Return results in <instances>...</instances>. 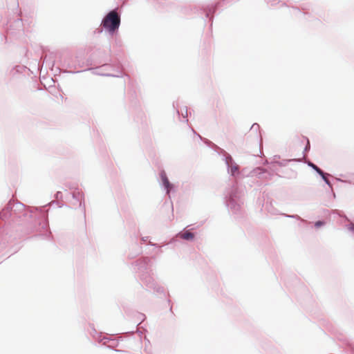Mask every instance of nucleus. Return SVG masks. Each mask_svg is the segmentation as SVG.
<instances>
[{
	"label": "nucleus",
	"instance_id": "f257e3e1",
	"mask_svg": "<svg viewBox=\"0 0 354 354\" xmlns=\"http://www.w3.org/2000/svg\"><path fill=\"white\" fill-rule=\"evenodd\" d=\"M133 270L138 273L140 281L142 286L148 290H153L157 293H164L163 287L159 286L153 279L151 273L150 259L149 257H142L133 263Z\"/></svg>",
	"mask_w": 354,
	"mask_h": 354
},
{
	"label": "nucleus",
	"instance_id": "f03ea898",
	"mask_svg": "<svg viewBox=\"0 0 354 354\" xmlns=\"http://www.w3.org/2000/svg\"><path fill=\"white\" fill-rule=\"evenodd\" d=\"M225 203L232 214L239 217L242 215L241 194L239 188L233 185L226 190L225 194Z\"/></svg>",
	"mask_w": 354,
	"mask_h": 354
},
{
	"label": "nucleus",
	"instance_id": "7ed1b4c3",
	"mask_svg": "<svg viewBox=\"0 0 354 354\" xmlns=\"http://www.w3.org/2000/svg\"><path fill=\"white\" fill-rule=\"evenodd\" d=\"M121 23V13L118 8L109 11L103 17L101 26L109 35L113 36L118 32Z\"/></svg>",
	"mask_w": 354,
	"mask_h": 354
},
{
	"label": "nucleus",
	"instance_id": "20e7f679",
	"mask_svg": "<svg viewBox=\"0 0 354 354\" xmlns=\"http://www.w3.org/2000/svg\"><path fill=\"white\" fill-rule=\"evenodd\" d=\"M205 142L208 146L213 147L220 155H222V160L225 162L227 173L231 176L236 178L240 175L239 166L235 162L234 158L230 153L207 139H205Z\"/></svg>",
	"mask_w": 354,
	"mask_h": 354
},
{
	"label": "nucleus",
	"instance_id": "39448f33",
	"mask_svg": "<svg viewBox=\"0 0 354 354\" xmlns=\"http://www.w3.org/2000/svg\"><path fill=\"white\" fill-rule=\"evenodd\" d=\"M93 332L97 335L95 337V335H93V337L97 340L99 342L102 343L103 345L106 346L110 348H115L118 346V340L116 339H113L111 337L102 336V333H97L95 328H93Z\"/></svg>",
	"mask_w": 354,
	"mask_h": 354
},
{
	"label": "nucleus",
	"instance_id": "423d86ee",
	"mask_svg": "<svg viewBox=\"0 0 354 354\" xmlns=\"http://www.w3.org/2000/svg\"><path fill=\"white\" fill-rule=\"evenodd\" d=\"M160 178L161 187L165 191L166 194L170 198L171 192L175 191L174 185L169 181L165 171L163 169L160 171Z\"/></svg>",
	"mask_w": 354,
	"mask_h": 354
},
{
	"label": "nucleus",
	"instance_id": "0eeeda50",
	"mask_svg": "<svg viewBox=\"0 0 354 354\" xmlns=\"http://www.w3.org/2000/svg\"><path fill=\"white\" fill-rule=\"evenodd\" d=\"M160 178L161 187L165 191L166 194L170 198L171 192L175 191L174 185L169 181L165 171L163 169L160 171Z\"/></svg>",
	"mask_w": 354,
	"mask_h": 354
},
{
	"label": "nucleus",
	"instance_id": "6e6552de",
	"mask_svg": "<svg viewBox=\"0 0 354 354\" xmlns=\"http://www.w3.org/2000/svg\"><path fill=\"white\" fill-rule=\"evenodd\" d=\"M220 4H221V3L218 2L214 4L212 3V4L204 5L201 8L202 13H204L205 17L208 18L209 19V21L211 22V24H210L211 27L212 26L214 14L216 11V10Z\"/></svg>",
	"mask_w": 354,
	"mask_h": 354
},
{
	"label": "nucleus",
	"instance_id": "1a4fd4ad",
	"mask_svg": "<svg viewBox=\"0 0 354 354\" xmlns=\"http://www.w3.org/2000/svg\"><path fill=\"white\" fill-rule=\"evenodd\" d=\"M73 199L78 203V207L81 208L84 219H86V207L84 204V195L83 192L78 190H75L72 192Z\"/></svg>",
	"mask_w": 354,
	"mask_h": 354
},
{
	"label": "nucleus",
	"instance_id": "9d476101",
	"mask_svg": "<svg viewBox=\"0 0 354 354\" xmlns=\"http://www.w3.org/2000/svg\"><path fill=\"white\" fill-rule=\"evenodd\" d=\"M195 237V234L193 232H190L188 230H183L178 232L175 237H173L169 243H174L178 241V238L184 239L185 241H192Z\"/></svg>",
	"mask_w": 354,
	"mask_h": 354
},
{
	"label": "nucleus",
	"instance_id": "9b49d317",
	"mask_svg": "<svg viewBox=\"0 0 354 354\" xmlns=\"http://www.w3.org/2000/svg\"><path fill=\"white\" fill-rule=\"evenodd\" d=\"M173 107L176 110L178 117L180 118V115H181L182 118L184 119L185 122L187 123L188 122V119H187L188 109H187V106H183V107L179 109V107H178V102H173Z\"/></svg>",
	"mask_w": 354,
	"mask_h": 354
},
{
	"label": "nucleus",
	"instance_id": "f8f14e48",
	"mask_svg": "<svg viewBox=\"0 0 354 354\" xmlns=\"http://www.w3.org/2000/svg\"><path fill=\"white\" fill-rule=\"evenodd\" d=\"M267 172L266 169L262 167H256L250 171V175L251 176H257L259 178H263V175Z\"/></svg>",
	"mask_w": 354,
	"mask_h": 354
},
{
	"label": "nucleus",
	"instance_id": "ddd939ff",
	"mask_svg": "<svg viewBox=\"0 0 354 354\" xmlns=\"http://www.w3.org/2000/svg\"><path fill=\"white\" fill-rule=\"evenodd\" d=\"M133 247L135 248V251L133 252H130L129 254H128V257L129 259H133L137 256H138L139 254H140L142 252V247L140 246L137 243H135L133 245Z\"/></svg>",
	"mask_w": 354,
	"mask_h": 354
},
{
	"label": "nucleus",
	"instance_id": "4468645a",
	"mask_svg": "<svg viewBox=\"0 0 354 354\" xmlns=\"http://www.w3.org/2000/svg\"><path fill=\"white\" fill-rule=\"evenodd\" d=\"M307 165L308 167L313 169L319 176H322V174H324V171L322 169H320L317 165H315L311 161H308L307 162Z\"/></svg>",
	"mask_w": 354,
	"mask_h": 354
},
{
	"label": "nucleus",
	"instance_id": "2eb2a0df",
	"mask_svg": "<svg viewBox=\"0 0 354 354\" xmlns=\"http://www.w3.org/2000/svg\"><path fill=\"white\" fill-rule=\"evenodd\" d=\"M322 176H320L322 179L324 181V183L331 189H333V185L331 182L328 178V176H330V174L326 173L324 171V174H322Z\"/></svg>",
	"mask_w": 354,
	"mask_h": 354
},
{
	"label": "nucleus",
	"instance_id": "dca6fc26",
	"mask_svg": "<svg viewBox=\"0 0 354 354\" xmlns=\"http://www.w3.org/2000/svg\"><path fill=\"white\" fill-rule=\"evenodd\" d=\"M122 72L120 68V66L118 65L115 73H104V74H103V75L119 77L122 76Z\"/></svg>",
	"mask_w": 354,
	"mask_h": 354
},
{
	"label": "nucleus",
	"instance_id": "f3484780",
	"mask_svg": "<svg viewBox=\"0 0 354 354\" xmlns=\"http://www.w3.org/2000/svg\"><path fill=\"white\" fill-rule=\"evenodd\" d=\"M286 217H288V218H296L297 220H299L301 221V222H304V223H307V221L301 218L299 215L297 214H292V215H288V214H286L285 215Z\"/></svg>",
	"mask_w": 354,
	"mask_h": 354
},
{
	"label": "nucleus",
	"instance_id": "a211bd4d",
	"mask_svg": "<svg viewBox=\"0 0 354 354\" xmlns=\"http://www.w3.org/2000/svg\"><path fill=\"white\" fill-rule=\"evenodd\" d=\"M325 223H326L325 221L319 220V221H317L316 222H315L314 225L316 228H319V227L324 226L325 225Z\"/></svg>",
	"mask_w": 354,
	"mask_h": 354
},
{
	"label": "nucleus",
	"instance_id": "6ab92c4d",
	"mask_svg": "<svg viewBox=\"0 0 354 354\" xmlns=\"http://www.w3.org/2000/svg\"><path fill=\"white\" fill-rule=\"evenodd\" d=\"M290 162V160H282L281 161H278L277 165L280 167H285L287 165L288 162Z\"/></svg>",
	"mask_w": 354,
	"mask_h": 354
},
{
	"label": "nucleus",
	"instance_id": "aec40b11",
	"mask_svg": "<svg viewBox=\"0 0 354 354\" xmlns=\"http://www.w3.org/2000/svg\"><path fill=\"white\" fill-rule=\"evenodd\" d=\"M336 180L339 182L348 183V184H353L354 185V175L353 177V180H342L340 178H336Z\"/></svg>",
	"mask_w": 354,
	"mask_h": 354
},
{
	"label": "nucleus",
	"instance_id": "412c9836",
	"mask_svg": "<svg viewBox=\"0 0 354 354\" xmlns=\"http://www.w3.org/2000/svg\"><path fill=\"white\" fill-rule=\"evenodd\" d=\"M260 129V126L257 123H254L252 125L250 130L252 131L257 132Z\"/></svg>",
	"mask_w": 354,
	"mask_h": 354
},
{
	"label": "nucleus",
	"instance_id": "4be33fe9",
	"mask_svg": "<svg viewBox=\"0 0 354 354\" xmlns=\"http://www.w3.org/2000/svg\"><path fill=\"white\" fill-rule=\"evenodd\" d=\"M279 156H274V157L272 158V160L271 161V165H277V162L279 161Z\"/></svg>",
	"mask_w": 354,
	"mask_h": 354
},
{
	"label": "nucleus",
	"instance_id": "5701e85b",
	"mask_svg": "<svg viewBox=\"0 0 354 354\" xmlns=\"http://www.w3.org/2000/svg\"><path fill=\"white\" fill-rule=\"evenodd\" d=\"M347 228L349 231L354 232V223L348 224Z\"/></svg>",
	"mask_w": 354,
	"mask_h": 354
},
{
	"label": "nucleus",
	"instance_id": "b1692460",
	"mask_svg": "<svg viewBox=\"0 0 354 354\" xmlns=\"http://www.w3.org/2000/svg\"><path fill=\"white\" fill-rule=\"evenodd\" d=\"M267 3H270L272 6L276 5L277 3V0H265Z\"/></svg>",
	"mask_w": 354,
	"mask_h": 354
},
{
	"label": "nucleus",
	"instance_id": "393cba45",
	"mask_svg": "<svg viewBox=\"0 0 354 354\" xmlns=\"http://www.w3.org/2000/svg\"><path fill=\"white\" fill-rule=\"evenodd\" d=\"M15 23L17 24V26H21V25L22 24V21H21V19L18 18L16 21H15Z\"/></svg>",
	"mask_w": 354,
	"mask_h": 354
},
{
	"label": "nucleus",
	"instance_id": "a878e982",
	"mask_svg": "<svg viewBox=\"0 0 354 354\" xmlns=\"http://www.w3.org/2000/svg\"><path fill=\"white\" fill-rule=\"evenodd\" d=\"M149 245H151V246H154L156 248H159L160 245L157 243H152V242H149L148 243Z\"/></svg>",
	"mask_w": 354,
	"mask_h": 354
},
{
	"label": "nucleus",
	"instance_id": "bb28decb",
	"mask_svg": "<svg viewBox=\"0 0 354 354\" xmlns=\"http://www.w3.org/2000/svg\"><path fill=\"white\" fill-rule=\"evenodd\" d=\"M148 238H149V236H142L141 238L142 243H145L147 241Z\"/></svg>",
	"mask_w": 354,
	"mask_h": 354
},
{
	"label": "nucleus",
	"instance_id": "cd10ccee",
	"mask_svg": "<svg viewBox=\"0 0 354 354\" xmlns=\"http://www.w3.org/2000/svg\"><path fill=\"white\" fill-rule=\"evenodd\" d=\"M72 205L73 207V208L76 209L77 207H78V203H77L76 201H75L74 203H72Z\"/></svg>",
	"mask_w": 354,
	"mask_h": 354
},
{
	"label": "nucleus",
	"instance_id": "c85d7f7f",
	"mask_svg": "<svg viewBox=\"0 0 354 354\" xmlns=\"http://www.w3.org/2000/svg\"><path fill=\"white\" fill-rule=\"evenodd\" d=\"M107 66H110V65L107 64L103 65V67H107Z\"/></svg>",
	"mask_w": 354,
	"mask_h": 354
},
{
	"label": "nucleus",
	"instance_id": "c756f323",
	"mask_svg": "<svg viewBox=\"0 0 354 354\" xmlns=\"http://www.w3.org/2000/svg\"><path fill=\"white\" fill-rule=\"evenodd\" d=\"M140 315L143 317L144 318L145 317V315L144 314H140Z\"/></svg>",
	"mask_w": 354,
	"mask_h": 354
},
{
	"label": "nucleus",
	"instance_id": "7c9ffc66",
	"mask_svg": "<svg viewBox=\"0 0 354 354\" xmlns=\"http://www.w3.org/2000/svg\"><path fill=\"white\" fill-rule=\"evenodd\" d=\"M192 131L194 132V133L196 134V132L194 129H192Z\"/></svg>",
	"mask_w": 354,
	"mask_h": 354
},
{
	"label": "nucleus",
	"instance_id": "2f4dec72",
	"mask_svg": "<svg viewBox=\"0 0 354 354\" xmlns=\"http://www.w3.org/2000/svg\"><path fill=\"white\" fill-rule=\"evenodd\" d=\"M198 137H199V138H201V140H203V138H202L200 135H198Z\"/></svg>",
	"mask_w": 354,
	"mask_h": 354
},
{
	"label": "nucleus",
	"instance_id": "473e14b6",
	"mask_svg": "<svg viewBox=\"0 0 354 354\" xmlns=\"http://www.w3.org/2000/svg\"><path fill=\"white\" fill-rule=\"evenodd\" d=\"M158 252H159V253H162V250H160Z\"/></svg>",
	"mask_w": 354,
	"mask_h": 354
},
{
	"label": "nucleus",
	"instance_id": "72a5a7b5",
	"mask_svg": "<svg viewBox=\"0 0 354 354\" xmlns=\"http://www.w3.org/2000/svg\"><path fill=\"white\" fill-rule=\"evenodd\" d=\"M98 32H102V30L101 29V30H100Z\"/></svg>",
	"mask_w": 354,
	"mask_h": 354
},
{
	"label": "nucleus",
	"instance_id": "f704fd0d",
	"mask_svg": "<svg viewBox=\"0 0 354 354\" xmlns=\"http://www.w3.org/2000/svg\"><path fill=\"white\" fill-rule=\"evenodd\" d=\"M168 244H169V243H168ZM165 245H167V244H163V246H165Z\"/></svg>",
	"mask_w": 354,
	"mask_h": 354
}]
</instances>
